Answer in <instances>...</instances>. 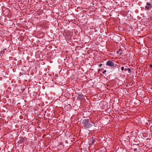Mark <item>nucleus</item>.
<instances>
[{"instance_id": "nucleus-1", "label": "nucleus", "mask_w": 152, "mask_h": 152, "mask_svg": "<svg viewBox=\"0 0 152 152\" xmlns=\"http://www.w3.org/2000/svg\"><path fill=\"white\" fill-rule=\"evenodd\" d=\"M93 122L89 119H84L83 120L82 124L84 129H87L93 126Z\"/></svg>"}, {"instance_id": "nucleus-2", "label": "nucleus", "mask_w": 152, "mask_h": 152, "mask_svg": "<svg viewBox=\"0 0 152 152\" xmlns=\"http://www.w3.org/2000/svg\"><path fill=\"white\" fill-rule=\"evenodd\" d=\"M106 65L111 67L115 66L117 65L116 64H115L114 62L110 61H107Z\"/></svg>"}, {"instance_id": "nucleus-3", "label": "nucleus", "mask_w": 152, "mask_h": 152, "mask_svg": "<svg viewBox=\"0 0 152 152\" xmlns=\"http://www.w3.org/2000/svg\"><path fill=\"white\" fill-rule=\"evenodd\" d=\"M152 7L151 4H150L147 3V5L145 6V7L147 10L151 9Z\"/></svg>"}, {"instance_id": "nucleus-4", "label": "nucleus", "mask_w": 152, "mask_h": 152, "mask_svg": "<svg viewBox=\"0 0 152 152\" xmlns=\"http://www.w3.org/2000/svg\"><path fill=\"white\" fill-rule=\"evenodd\" d=\"M20 143H22L25 141V138L24 137H20L19 140Z\"/></svg>"}, {"instance_id": "nucleus-5", "label": "nucleus", "mask_w": 152, "mask_h": 152, "mask_svg": "<svg viewBox=\"0 0 152 152\" xmlns=\"http://www.w3.org/2000/svg\"><path fill=\"white\" fill-rule=\"evenodd\" d=\"M121 49L120 48L119 49V50L117 52V54L118 53H119V52L121 51Z\"/></svg>"}, {"instance_id": "nucleus-6", "label": "nucleus", "mask_w": 152, "mask_h": 152, "mask_svg": "<svg viewBox=\"0 0 152 152\" xmlns=\"http://www.w3.org/2000/svg\"><path fill=\"white\" fill-rule=\"evenodd\" d=\"M127 70L130 73L131 72V69L130 68H128Z\"/></svg>"}, {"instance_id": "nucleus-7", "label": "nucleus", "mask_w": 152, "mask_h": 152, "mask_svg": "<svg viewBox=\"0 0 152 152\" xmlns=\"http://www.w3.org/2000/svg\"><path fill=\"white\" fill-rule=\"evenodd\" d=\"M121 69L122 71H123L124 70V66H122L121 68Z\"/></svg>"}, {"instance_id": "nucleus-8", "label": "nucleus", "mask_w": 152, "mask_h": 152, "mask_svg": "<svg viewBox=\"0 0 152 152\" xmlns=\"http://www.w3.org/2000/svg\"><path fill=\"white\" fill-rule=\"evenodd\" d=\"M95 140L94 139H93L92 140V144H93Z\"/></svg>"}, {"instance_id": "nucleus-9", "label": "nucleus", "mask_w": 152, "mask_h": 152, "mask_svg": "<svg viewBox=\"0 0 152 152\" xmlns=\"http://www.w3.org/2000/svg\"><path fill=\"white\" fill-rule=\"evenodd\" d=\"M106 70H105L104 71V72H103V73L104 74L106 72Z\"/></svg>"}, {"instance_id": "nucleus-10", "label": "nucleus", "mask_w": 152, "mask_h": 152, "mask_svg": "<svg viewBox=\"0 0 152 152\" xmlns=\"http://www.w3.org/2000/svg\"><path fill=\"white\" fill-rule=\"evenodd\" d=\"M102 65V64H99V66L100 67Z\"/></svg>"}, {"instance_id": "nucleus-11", "label": "nucleus", "mask_w": 152, "mask_h": 152, "mask_svg": "<svg viewBox=\"0 0 152 152\" xmlns=\"http://www.w3.org/2000/svg\"><path fill=\"white\" fill-rule=\"evenodd\" d=\"M120 65H117V68H119L120 67Z\"/></svg>"}, {"instance_id": "nucleus-12", "label": "nucleus", "mask_w": 152, "mask_h": 152, "mask_svg": "<svg viewBox=\"0 0 152 152\" xmlns=\"http://www.w3.org/2000/svg\"><path fill=\"white\" fill-rule=\"evenodd\" d=\"M122 53H122V52H121V53H120V55H121L122 54Z\"/></svg>"}, {"instance_id": "nucleus-13", "label": "nucleus", "mask_w": 152, "mask_h": 152, "mask_svg": "<svg viewBox=\"0 0 152 152\" xmlns=\"http://www.w3.org/2000/svg\"><path fill=\"white\" fill-rule=\"evenodd\" d=\"M150 66L151 67H151H152V65H150Z\"/></svg>"}, {"instance_id": "nucleus-14", "label": "nucleus", "mask_w": 152, "mask_h": 152, "mask_svg": "<svg viewBox=\"0 0 152 152\" xmlns=\"http://www.w3.org/2000/svg\"><path fill=\"white\" fill-rule=\"evenodd\" d=\"M102 69H99V70H98V71H101V70Z\"/></svg>"}, {"instance_id": "nucleus-15", "label": "nucleus", "mask_w": 152, "mask_h": 152, "mask_svg": "<svg viewBox=\"0 0 152 152\" xmlns=\"http://www.w3.org/2000/svg\"><path fill=\"white\" fill-rule=\"evenodd\" d=\"M125 70H127V69H126H126H125Z\"/></svg>"}]
</instances>
